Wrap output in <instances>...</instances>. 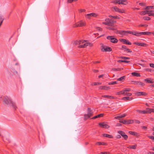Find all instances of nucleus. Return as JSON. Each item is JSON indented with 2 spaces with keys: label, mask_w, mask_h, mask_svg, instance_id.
I'll list each match as a JSON object with an SVG mask.
<instances>
[{
  "label": "nucleus",
  "mask_w": 154,
  "mask_h": 154,
  "mask_svg": "<svg viewBox=\"0 0 154 154\" xmlns=\"http://www.w3.org/2000/svg\"><path fill=\"white\" fill-rule=\"evenodd\" d=\"M93 71L95 73L98 72H99L98 70L96 69H94L93 70Z\"/></svg>",
  "instance_id": "338daca9"
},
{
  "label": "nucleus",
  "mask_w": 154,
  "mask_h": 154,
  "mask_svg": "<svg viewBox=\"0 0 154 154\" xmlns=\"http://www.w3.org/2000/svg\"><path fill=\"white\" fill-rule=\"evenodd\" d=\"M85 42L86 41L83 40H76L74 42V43L75 45H78L83 43Z\"/></svg>",
  "instance_id": "4468645a"
},
{
  "label": "nucleus",
  "mask_w": 154,
  "mask_h": 154,
  "mask_svg": "<svg viewBox=\"0 0 154 154\" xmlns=\"http://www.w3.org/2000/svg\"><path fill=\"white\" fill-rule=\"evenodd\" d=\"M119 115H120V117H121V118H123V117H125L126 116V114H123L122 115L119 114Z\"/></svg>",
  "instance_id": "3c124183"
},
{
  "label": "nucleus",
  "mask_w": 154,
  "mask_h": 154,
  "mask_svg": "<svg viewBox=\"0 0 154 154\" xmlns=\"http://www.w3.org/2000/svg\"><path fill=\"white\" fill-rule=\"evenodd\" d=\"M117 84V82L116 81L112 82H109L108 84L109 85H113Z\"/></svg>",
  "instance_id": "79ce46f5"
},
{
  "label": "nucleus",
  "mask_w": 154,
  "mask_h": 154,
  "mask_svg": "<svg viewBox=\"0 0 154 154\" xmlns=\"http://www.w3.org/2000/svg\"><path fill=\"white\" fill-rule=\"evenodd\" d=\"M149 65L151 67L154 68V64L152 63H150Z\"/></svg>",
  "instance_id": "e2e57ef3"
},
{
  "label": "nucleus",
  "mask_w": 154,
  "mask_h": 154,
  "mask_svg": "<svg viewBox=\"0 0 154 154\" xmlns=\"http://www.w3.org/2000/svg\"><path fill=\"white\" fill-rule=\"evenodd\" d=\"M149 12L147 11V10L146 11H142L140 12V14L142 15H145L146 14H149L148 13H149Z\"/></svg>",
  "instance_id": "5701e85b"
},
{
  "label": "nucleus",
  "mask_w": 154,
  "mask_h": 154,
  "mask_svg": "<svg viewBox=\"0 0 154 154\" xmlns=\"http://www.w3.org/2000/svg\"><path fill=\"white\" fill-rule=\"evenodd\" d=\"M110 22H111V26H112V24L115 23H116V21H115L114 20H110Z\"/></svg>",
  "instance_id": "a18cd8bd"
},
{
  "label": "nucleus",
  "mask_w": 154,
  "mask_h": 154,
  "mask_svg": "<svg viewBox=\"0 0 154 154\" xmlns=\"http://www.w3.org/2000/svg\"><path fill=\"white\" fill-rule=\"evenodd\" d=\"M112 51V49L109 47H107V51Z\"/></svg>",
  "instance_id": "6e6d98bb"
},
{
  "label": "nucleus",
  "mask_w": 154,
  "mask_h": 154,
  "mask_svg": "<svg viewBox=\"0 0 154 154\" xmlns=\"http://www.w3.org/2000/svg\"><path fill=\"white\" fill-rule=\"evenodd\" d=\"M148 154H154V152H148Z\"/></svg>",
  "instance_id": "774afa93"
},
{
  "label": "nucleus",
  "mask_w": 154,
  "mask_h": 154,
  "mask_svg": "<svg viewBox=\"0 0 154 154\" xmlns=\"http://www.w3.org/2000/svg\"><path fill=\"white\" fill-rule=\"evenodd\" d=\"M103 116H104L103 114V113L100 114L98 115H97V116H94V117L91 118V119H97V118H100V117H102Z\"/></svg>",
  "instance_id": "aec40b11"
},
{
  "label": "nucleus",
  "mask_w": 154,
  "mask_h": 154,
  "mask_svg": "<svg viewBox=\"0 0 154 154\" xmlns=\"http://www.w3.org/2000/svg\"><path fill=\"white\" fill-rule=\"evenodd\" d=\"M134 44L140 46L147 47L148 45L146 43L138 42H134Z\"/></svg>",
  "instance_id": "f8f14e48"
},
{
  "label": "nucleus",
  "mask_w": 154,
  "mask_h": 154,
  "mask_svg": "<svg viewBox=\"0 0 154 154\" xmlns=\"http://www.w3.org/2000/svg\"><path fill=\"white\" fill-rule=\"evenodd\" d=\"M106 38L109 40L112 43H117L118 41V40L115 38L113 37V36H108L106 37Z\"/></svg>",
  "instance_id": "20e7f679"
},
{
  "label": "nucleus",
  "mask_w": 154,
  "mask_h": 154,
  "mask_svg": "<svg viewBox=\"0 0 154 154\" xmlns=\"http://www.w3.org/2000/svg\"><path fill=\"white\" fill-rule=\"evenodd\" d=\"M117 62L119 63L124 62L125 63H130V61L127 60H119L117 61Z\"/></svg>",
  "instance_id": "473e14b6"
},
{
  "label": "nucleus",
  "mask_w": 154,
  "mask_h": 154,
  "mask_svg": "<svg viewBox=\"0 0 154 154\" xmlns=\"http://www.w3.org/2000/svg\"><path fill=\"white\" fill-rule=\"evenodd\" d=\"M133 84L136 85H140L141 86H143L145 85V84L143 83L138 82V81H133Z\"/></svg>",
  "instance_id": "dca6fc26"
},
{
  "label": "nucleus",
  "mask_w": 154,
  "mask_h": 154,
  "mask_svg": "<svg viewBox=\"0 0 154 154\" xmlns=\"http://www.w3.org/2000/svg\"><path fill=\"white\" fill-rule=\"evenodd\" d=\"M102 45L101 50L102 51H107V47L106 46H104L103 44H101Z\"/></svg>",
  "instance_id": "f3484780"
},
{
  "label": "nucleus",
  "mask_w": 154,
  "mask_h": 154,
  "mask_svg": "<svg viewBox=\"0 0 154 154\" xmlns=\"http://www.w3.org/2000/svg\"><path fill=\"white\" fill-rule=\"evenodd\" d=\"M97 30H98L99 31H102V28H101L99 27H97Z\"/></svg>",
  "instance_id": "0e129e2a"
},
{
  "label": "nucleus",
  "mask_w": 154,
  "mask_h": 154,
  "mask_svg": "<svg viewBox=\"0 0 154 154\" xmlns=\"http://www.w3.org/2000/svg\"><path fill=\"white\" fill-rule=\"evenodd\" d=\"M128 4V2L126 0H119V4L126 5Z\"/></svg>",
  "instance_id": "2eb2a0df"
},
{
  "label": "nucleus",
  "mask_w": 154,
  "mask_h": 154,
  "mask_svg": "<svg viewBox=\"0 0 154 154\" xmlns=\"http://www.w3.org/2000/svg\"><path fill=\"white\" fill-rule=\"evenodd\" d=\"M109 17H112L115 19H119L120 18L118 16H112L111 15H109Z\"/></svg>",
  "instance_id": "c9c22d12"
},
{
  "label": "nucleus",
  "mask_w": 154,
  "mask_h": 154,
  "mask_svg": "<svg viewBox=\"0 0 154 154\" xmlns=\"http://www.w3.org/2000/svg\"><path fill=\"white\" fill-rule=\"evenodd\" d=\"M94 85H101V83L100 82H94Z\"/></svg>",
  "instance_id": "09e8293b"
},
{
  "label": "nucleus",
  "mask_w": 154,
  "mask_h": 154,
  "mask_svg": "<svg viewBox=\"0 0 154 154\" xmlns=\"http://www.w3.org/2000/svg\"><path fill=\"white\" fill-rule=\"evenodd\" d=\"M103 136L104 137H107L109 138H113V137L111 135L107 134H103Z\"/></svg>",
  "instance_id": "4be33fe9"
},
{
  "label": "nucleus",
  "mask_w": 154,
  "mask_h": 154,
  "mask_svg": "<svg viewBox=\"0 0 154 154\" xmlns=\"http://www.w3.org/2000/svg\"><path fill=\"white\" fill-rule=\"evenodd\" d=\"M88 46V43H85L83 45H79L78 46V47L79 48H85V47H86Z\"/></svg>",
  "instance_id": "393cba45"
},
{
  "label": "nucleus",
  "mask_w": 154,
  "mask_h": 154,
  "mask_svg": "<svg viewBox=\"0 0 154 154\" xmlns=\"http://www.w3.org/2000/svg\"><path fill=\"white\" fill-rule=\"evenodd\" d=\"M85 25V23L82 21L78 22L75 23L73 26L74 27H82Z\"/></svg>",
  "instance_id": "39448f33"
},
{
  "label": "nucleus",
  "mask_w": 154,
  "mask_h": 154,
  "mask_svg": "<svg viewBox=\"0 0 154 154\" xmlns=\"http://www.w3.org/2000/svg\"><path fill=\"white\" fill-rule=\"evenodd\" d=\"M137 146V145H134L130 146H128L127 147V148H128V149H136Z\"/></svg>",
  "instance_id": "cd10ccee"
},
{
  "label": "nucleus",
  "mask_w": 154,
  "mask_h": 154,
  "mask_svg": "<svg viewBox=\"0 0 154 154\" xmlns=\"http://www.w3.org/2000/svg\"><path fill=\"white\" fill-rule=\"evenodd\" d=\"M134 122H135L136 123L139 124L140 123V122L139 121L137 120H134Z\"/></svg>",
  "instance_id": "5fc2aeb1"
},
{
  "label": "nucleus",
  "mask_w": 154,
  "mask_h": 154,
  "mask_svg": "<svg viewBox=\"0 0 154 154\" xmlns=\"http://www.w3.org/2000/svg\"><path fill=\"white\" fill-rule=\"evenodd\" d=\"M137 112L139 113H142L143 114H146V111H145V110H137Z\"/></svg>",
  "instance_id": "f704fd0d"
},
{
  "label": "nucleus",
  "mask_w": 154,
  "mask_h": 154,
  "mask_svg": "<svg viewBox=\"0 0 154 154\" xmlns=\"http://www.w3.org/2000/svg\"><path fill=\"white\" fill-rule=\"evenodd\" d=\"M97 16V14L95 13H91L90 14H87L85 15V17L88 18V19H90L91 18V17H96Z\"/></svg>",
  "instance_id": "6e6552de"
},
{
  "label": "nucleus",
  "mask_w": 154,
  "mask_h": 154,
  "mask_svg": "<svg viewBox=\"0 0 154 154\" xmlns=\"http://www.w3.org/2000/svg\"><path fill=\"white\" fill-rule=\"evenodd\" d=\"M129 133L131 135H132L134 136H135L137 137H138L139 136V135H138V134L137 132H135L129 131Z\"/></svg>",
  "instance_id": "412c9836"
},
{
  "label": "nucleus",
  "mask_w": 154,
  "mask_h": 154,
  "mask_svg": "<svg viewBox=\"0 0 154 154\" xmlns=\"http://www.w3.org/2000/svg\"><path fill=\"white\" fill-rule=\"evenodd\" d=\"M112 9H113L115 11L120 13H125V10L123 9H119L116 6H114L112 7Z\"/></svg>",
  "instance_id": "0eeeda50"
},
{
  "label": "nucleus",
  "mask_w": 154,
  "mask_h": 154,
  "mask_svg": "<svg viewBox=\"0 0 154 154\" xmlns=\"http://www.w3.org/2000/svg\"><path fill=\"white\" fill-rule=\"evenodd\" d=\"M125 51H126L128 53H131L132 52L131 50L128 48H126Z\"/></svg>",
  "instance_id": "49530a36"
},
{
  "label": "nucleus",
  "mask_w": 154,
  "mask_h": 154,
  "mask_svg": "<svg viewBox=\"0 0 154 154\" xmlns=\"http://www.w3.org/2000/svg\"><path fill=\"white\" fill-rule=\"evenodd\" d=\"M112 2H113V3H115V4L118 3L119 4V0H114Z\"/></svg>",
  "instance_id": "de8ad7c7"
},
{
  "label": "nucleus",
  "mask_w": 154,
  "mask_h": 154,
  "mask_svg": "<svg viewBox=\"0 0 154 154\" xmlns=\"http://www.w3.org/2000/svg\"><path fill=\"white\" fill-rule=\"evenodd\" d=\"M119 40L121 42H122L124 44L128 45H131V42L128 41V40L126 39H121Z\"/></svg>",
  "instance_id": "9d476101"
},
{
  "label": "nucleus",
  "mask_w": 154,
  "mask_h": 154,
  "mask_svg": "<svg viewBox=\"0 0 154 154\" xmlns=\"http://www.w3.org/2000/svg\"><path fill=\"white\" fill-rule=\"evenodd\" d=\"M106 28L107 29H111L112 30H116V28L114 27H106Z\"/></svg>",
  "instance_id": "4c0bfd02"
},
{
  "label": "nucleus",
  "mask_w": 154,
  "mask_h": 154,
  "mask_svg": "<svg viewBox=\"0 0 154 154\" xmlns=\"http://www.w3.org/2000/svg\"><path fill=\"white\" fill-rule=\"evenodd\" d=\"M109 87H107L106 86H100L99 87V89H104L106 90H107L108 89H110Z\"/></svg>",
  "instance_id": "6ab92c4d"
},
{
  "label": "nucleus",
  "mask_w": 154,
  "mask_h": 154,
  "mask_svg": "<svg viewBox=\"0 0 154 154\" xmlns=\"http://www.w3.org/2000/svg\"><path fill=\"white\" fill-rule=\"evenodd\" d=\"M128 33L137 36H140L141 35H149L150 32H133L132 31H129Z\"/></svg>",
  "instance_id": "7ed1b4c3"
},
{
  "label": "nucleus",
  "mask_w": 154,
  "mask_h": 154,
  "mask_svg": "<svg viewBox=\"0 0 154 154\" xmlns=\"http://www.w3.org/2000/svg\"><path fill=\"white\" fill-rule=\"evenodd\" d=\"M105 21H106V22L109 23V26H111L110 19L109 18H106L105 19Z\"/></svg>",
  "instance_id": "ea45409f"
},
{
  "label": "nucleus",
  "mask_w": 154,
  "mask_h": 154,
  "mask_svg": "<svg viewBox=\"0 0 154 154\" xmlns=\"http://www.w3.org/2000/svg\"><path fill=\"white\" fill-rule=\"evenodd\" d=\"M123 124H132L134 122L133 120H124L123 122Z\"/></svg>",
  "instance_id": "9b49d317"
},
{
  "label": "nucleus",
  "mask_w": 154,
  "mask_h": 154,
  "mask_svg": "<svg viewBox=\"0 0 154 154\" xmlns=\"http://www.w3.org/2000/svg\"><path fill=\"white\" fill-rule=\"evenodd\" d=\"M135 95L137 96H146L147 95V93L143 92H139L135 93Z\"/></svg>",
  "instance_id": "ddd939ff"
},
{
  "label": "nucleus",
  "mask_w": 154,
  "mask_h": 154,
  "mask_svg": "<svg viewBox=\"0 0 154 154\" xmlns=\"http://www.w3.org/2000/svg\"><path fill=\"white\" fill-rule=\"evenodd\" d=\"M112 70L114 71H120L123 70V68H114L112 69Z\"/></svg>",
  "instance_id": "e433bc0d"
},
{
  "label": "nucleus",
  "mask_w": 154,
  "mask_h": 154,
  "mask_svg": "<svg viewBox=\"0 0 154 154\" xmlns=\"http://www.w3.org/2000/svg\"><path fill=\"white\" fill-rule=\"evenodd\" d=\"M145 82H147L149 83H153L154 81H153V80H151V78H148L146 79H145L144 80Z\"/></svg>",
  "instance_id": "a211bd4d"
},
{
  "label": "nucleus",
  "mask_w": 154,
  "mask_h": 154,
  "mask_svg": "<svg viewBox=\"0 0 154 154\" xmlns=\"http://www.w3.org/2000/svg\"><path fill=\"white\" fill-rule=\"evenodd\" d=\"M118 133L120 134L122 136L125 134V133L122 131H118Z\"/></svg>",
  "instance_id": "58836bf2"
},
{
  "label": "nucleus",
  "mask_w": 154,
  "mask_h": 154,
  "mask_svg": "<svg viewBox=\"0 0 154 154\" xmlns=\"http://www.w3.org/2000/svg\"><path fill=\"white\" fill-rule=\"evenodd\" d=\"M120 58L124 59V60H129L130 59V57H119Z\"/></svg>",
  "instance_id": "a19ab883"
},
{
  "label": "nucleus",
  "mask_w": 154,
  "mask_h": 154,
  "mask_svg": "<svg viewBox=\"0 0 154 154\" xmlns=\"http://www.w3.org/2000/svg\"><path fill=\"white\" fill-rule=\"evenodd\" d=\"M73 2H74L73 0H68L67 1V2L68 3H71Z\"/></svg>",
  "instance_id": "680f3d73"
},
{
  "label": "nucleus",
  "mask_w": 154,
  "mask_h": 154,
  "mask_svg": "<svg viewBox=\"0 0 154 154\" xmlns=\"http://www.w3.org/2000/svg\"><path fill=\"white\" fill-rule=\"evenodd\" d=\"M132 97H125L122 98V100H130V99L132 100Z\"/></svg>",
  "instance_id": "72a5a7b5"
},
{
  "label": "nucleus",
  "mask_w": 154,
  "mask_h": 154,
  "mask_svg": "<svg viewBox=\"0 0 154 154\" xmlns=\"http://www.w3.org/2000/svg\"><path fill=\"white\" fill-rule=\"evenodd\" d=\"M126 76L124 75L121 77L118 78L117 79V80L118 81H122L124 80L125 79Z\"/></svg>",
  "instance_id": "2f4dec72"
},
{
  "label": "nucleus",
  "mask_w": 154,
  "mask_h": 154,
  "mask_svg": "<svg viewBox=\"0 0 154 154\" xmlns=\"http://www.w3.org/2000/svg\"><path fill=\"white\" fill-rule=\"evenodd\" d=\"M149 11V12L148 13L149 14H148L149 16H153L154 17V13L153 12L154 11L153 10H150V11Z\"/></svg>",
  "instance_id": "bb28decb"
},
{
  "label": "nucleus",
  "mask_w": 154,
  "mask_h": 154,
  "mask_svg": "<svg viewBox=\"0 0 154 154\" xmlns=\"http://www.w3.org/2000/svg\"><path fill=\"white\" fill-rule=\"evenodd\" d=\"M154 8V7L153 6H147L145 8V9L148 11V10L152 9Z\"/></svg>",
  "instance_id": "c85d7f7f"
},
{
  "label": "nucleus",
  "mask_w": 154,
  "mask_h": 154,
  "mask_svg": "<svg viewBox=\"0 0 154 154\" xmlns=\"http://www.w3.org/2000/svg\"><path fill=\"white\" fill-rule=\"evenodd\" d=\"M103 24H104L106 25L109 26V23L106 22H103Z\"/></svg>",
  "instance_id": "13d9d810"
},
{
  "label": "nucleus",
  "mask_w": 154,
  "mask_h": 154,
  "mask_svg": "<svg viewBox=\"0 0 154 154\" xmlns=\"http://www.w3.org/2000/svg\"><path fill=\"white\" fill-rule=\"evenodd\" d=\"M124 90L125 91V92L126 91H130L131 89L130 88H125V89H124Z\"/></svg>",
  "instance_id": "603ef678"
},
{
  "label": "nucleus",
  "mask_w": 154,
  "mask_h": 154,
  "mask_svg": "<svg viewBox=\"0 0 154 154\" xmlns=\"http://www.w3.org/2000/svg\"><path fill=\"white\" fill-rule=\"evenodd\" d=\"M4 103L6 104H8L11 103V104L12 106L13 107L14 109L16 110L17 108V107L16 105L7 96H6L5 97V98L3 101Z\"/></svg>",
  "instance_id": "f257e3e1"
},
{
  "label": "nucleus",
  "mask_w": 154,
  "mask_h": 154,
  "mask_svg": "<svg viewBox=\"0 0 154 154\" xmlns=\"http://www.w3.org/2000/svg\"><path fill=\"white\" fill-rule=\"evenodd\" d=\"M99 125L102 128H109V126L104 122H100L99 123Z\"/></svg>",
  "instance_id": "423d86ee"
},
{
  "label": "nucleus",
  "mask_w": 154,
  "mask_h": 154,
  "mask_svg": "<svg viewBox=\"0 0 154 154\" xmlns=\"http://www.w3.org/2000/svg\"><path fill=\"white\" fill-rule=\"evenodd\" d=\"M101 145H107V143L105 142H101Z\"/></svg>",
  "instance_id": "052dcab7"
},
{
  "label": "nucleus",
  "mask_w": 154,
  "mask_h": 154,
  "mask_svg": "<svg viewBox=\"0 0 154 154\" xmlns=\"http://www.w3.org/2000/svg\"><path fill=\"white\" fill-rule=\"evenodd\" d=\"M124 94H127V92H125L124 90L118 92L116 93V94L118 95Z\"/></svg>",
  "instance_id": "c756f323"
},
{
  "label": "nucleus",
  "mask_w": 154,
  "mask_h": 154,
  "mask_svg": "<svg viewBox=\"0 0 154 154\" xmlns=\"http://www.w3.org/2000/svg\"><path fill=\"white\" fill-rule=\"evenodd\" d=\"M85 9H80L79 10V11L81 13L85 12Z\"/></svg>",
  "instance_id": "8fccbe9b"
},
{
  "label": "nucleus",
  "mask_w": 154,
  "mask_h": 154,
  "mask_svg": "<svg viewBox=\"0 0 154 154\" xmlns=\"http://www.w3.org/2000/svg\"><path fill=\"white\" fill-rule=\"evenodd\" d=\"M109 153L108 152H101L100 154H109Z\"/></svg>",
  "instance_id": "864d4df0"
},
{
  "label": "nucleus",
  "mask_w": 154,
  "mask_h": 154,
  "mask_svg": "<svg viewBox=\"0 0 154 154\" xmlns=\"http://www.w3.org/2000/svg\"><path fill=\"white\" fill-rule=\"evenodd\" d=\"M102 97H106L109 99H114V97L113 96L109 95H103L102 96Z\"/></svg>",
  "instance_id": "a878e982"
},
{
  "label": "nucleus",
  "mask_w": 154,
  "mask_h": 154,
  "mask_svg": "<svg viewBox=\"0 0 154 154\" xmlns=\"http://www.w3.org/2000/svg\"><path fill=\"white\" fill-rule=\"evenodd\" d=\"M87 111V114L84 115V119L85 120L92 116L93 114V112L90 108H88Z\"/></svg>",
  "instance_id": "f03ea898"
},
{
  "label": "nucleus",
  "mask_w": 154,
  "mask_h": 154,
  "mask_svg": "<svg viewBox=\"0 0 154 154\" xmlns=\"http://www.w3.org/2000/svg\"><path fill=\"white\" fill-rule=\"evenodd\" d=\"M143 19L145 20H150L151 19V18L148 17H144Z\"/></svg>",
  "instance_id": "37998d69"
},
{
  "label": "nucleus",
  "mask_w": 154,
  "mask_h": 154,
  "mask_svg": "<svg viewBox=\"0 0 154 154\" xmlns=\"http://www.w3.org/2000/svg\"><path fill=\"white\" fill-rule=\"evenodd\" d=\"M122 136L125 140H127L128 138V136L126 135L125 134L124 135H123Z\"/></svg>",
  "instance_id": "c03bdc74"
},
{
  "label": "nucleus",
  "mask_w": 154,
  "mask_h": 154,
  "mask_svg": "<svg viewBox=\"0 0 154 154\" xmlns=\"http://www.w3.org/2000/svg\"><path fill=\"white\" fill-rule=\"evenodd\" d=\"M130 31H120L116 30L114 31V32L116 34H119L121 35H125V33H128V32Z\"/></svg>",
  "instance_id": "1a4fd4ad"
},
{
  "label": "nucleus",
  "mask_w": 154,
  "mask_h": 154,
  "mask_svg": "<svg viewBox=\"0 0 154 154\" xmlns=\"http://www.w3.org/2000/svg\"><path fill=\"white\" fill-rule=\"evenodd\" d=\"M88 43V45L90 47H92L93 46V44L91 43Z\"/></svg>",
  "instance_id": "4d7b16f0"
},
{
  "label": "nucleus",
  "mask_w": 154,
  "mask_h": 154,
  "mask_svg": "<svg viewBox=\"0 0 154 154\" xmlns=\"http://www.w3.org/2000/svg\"><path fill=\"white\" fill-rule=\"evenodd\" d=\"M122 48L121 49L122 50V49H125V50L126 49V46L125 45H122Z\"/></svg>",
  "instance_id": "69168bd1"
},
{
  "label": "nucleus",
  "mask_w": 154,
  "mask_h": 154,
  "mask_svg": "<svg viewBox=\"0 0 154 154\" xmlns=\"http://www.w3.org/2000/svg\"><path fill=\"white\" fill-rule=\"evenodd\" d=\"M121 118V117H120V115L119 116H116L115 117V119H119L120 120V118Z\"/></svg>",
  "instance_id": "bf43d9fd"
},
{
  "label": "nucleus",
  "mask_w": 154,
  "mask_h": 154,
  "mask_svg": "<svg viewBox=\"0 0 154 154\" xmlns=\"http://www.w3.org/2000/svg\"><path fill=\"white\" fill-rule=\"evenodd\" d=\"M131 75L133 76L137 77H140V74L138 73L133 72L131 73Z\"/></svg>",
  "instance_id": "b1692460"
},
{
  "label": "nucleus",
  "mask_w": 154,
  "mask_h": 154,
  "mask_svg": "<svg viewBox=\"0 0 154 154\" xmlns=\"http://www.w3.org/2000/svg\"><path fill=\"white\" fill-rule=\"evenodd\" d=\"M145 110L146 111V114L151 113V109L147 108Z\"/></svg>",
  "instance_id": "7c9ffc66"
}]
</instances>
